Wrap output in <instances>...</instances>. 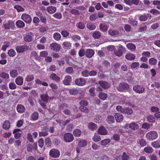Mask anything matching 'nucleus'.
I'll use <instances>...</instances> for the list:
<instances>
[{
	"label": "nucleus",
	"instance_id": "obj_5",
	"mask_svg": "<svg viewBox=\"0 0 160 160\" xmlns=\"http://www.w3.org/2000/svg\"><path fill=\"white\" fill-rule=\"evenodd\" d=\"M49 155L52 158H57L60 156V152L56 149H52L50 151Z\"/></svg>",
	"mask_w": 160,
	"mask_h": 160
},
{
	"label": "nucleus",
	"instance_id": "obj_23",
	"mask_svg": "<svg viewBox=\"0 0 160 160\" xmlns=\"http://www.w3.org/2000/svg\"><path fill=\"white\" fill-rule=\"evenodd\" d=\"M125 58L128 60L131 61L135 59V56L133 54L128 53L125 55Z\"/></svg>",
	"mask_w": 160,
	"mask_h": 160
},
{
	"label": "nucleus",
	"instance_id": "obj_50",
	"mask_svg": "<svg viewBox=\"0 0 160 160\" xmlns=\"http://www.w3.org/2000/svg\"><path fill=\"white\" fill-rule=\"evenodd\" d=\"M61 35L58 33H55L53 35V38L54 39L57 41L59 40L61 38Z\"/></svg>",
	"mask_w": 160,
	"mask_h": 160
},
{
	"label": "nucleus",
	"instance_id": "obj_58",
	"mask_svg": "<svg viewBox=\"0 0 160 160\" xmlns=\"http://www.w3.org/2000/svg\"><path fill=\"white\" fill-rule=\"evenodd\" d=\"M41 97L42 101L45 102L47 101L48 99V96L47 94L41 95Z\"/></svg>",
	"mask_w": 160,
	"mask_h": 160
},
{
	"label": "nucleus",
	"instance_id": "obj_45",
	"mask_svg": "<svg viewBox=\"0 0 160 160\" xmlns=\"http://www.w3.org/2000/svg\"><path fill=\"white\" fill-rule=\"evenodd\" d=\"M10 45V43L8 42H5L2 48V49L3 51H5L7 48Z\"/></svg>",
	"mask_w": 160,
	"mask_h": 160
},
{
	"label": "nucleus",
	"instance_id": "obj_22",
	"mask_svg": "<svg viewBox=\"0 0 160 160\" xmlns=\"http://www.w3.org/2000/svg\"><path fill=\"white\" fill-rule=\"evenodd\" d=\"M114 116L116 121L119 122H121L123 118V115L119 113H116Z\"/></svg>",
	"mask_w": 160,
	"mask_h": 160
},
{
	"label": "nucleus",
	"instance_id": "obj_10",
	"mask_svg": "<svg viewBox=\"0 0 160 160\" xmlns=\"http://www.w3.org/2000/svg\"><path fill=\"white\" fill-rule=\"evenodd\" d=\"M50 47L51 49L58 52L61 49V46L56 43H53L50 45Z\"/></svg>",
	"mask_w": 160,
	"mask_h": 160
},
{
	"label": "nucleus",
	"instance_id": "obj_18",
	"mask_svg": "<svg viewBox=\"0 0 160 160\" xmlns=\"http://www.w3.org/2000/svg\"><path fill=\"white\" fill-rule=\"evenodd\" d=\"M71 81V78L69 76H67L65 77L64 80L63 81V83L65 85H68L70 84Z\"/></svg>",
	"mask_w": 160,
	"mask_h": 160
},
{
	"label": "nucleus",
	"instance_id": "obj_49",
	"mask_svg": "<svg viewBox=\"0 0 160 160\" xmlns=\"http://www.w3.org/2000/svg\"><path fill=\"white\" fill-rule=\"evenodd\" d=\"M107 122L108 123H112L114 121V118L112 116H108L107 119Z\"/></svg>",
	"mask_w": 160,
	"mask_h": 160
},
{
	"label": "nucleus",
	"instance_id": "obj_56",
	"mask_svg": "<svg viewBox=\"0 0 160 160\" xmlns=\"http://www.w3.org/2000/svg\"><path fill=\"white\" fill-rule=\"evenodd\" d=\"M101 139L100 136L95 134L94 136L92 138V140L95 142H97L100 141Z\"/></svg>",
	"mask_w": 160,
	"mask_h": 160
},
{
	"label": "nucleus",
	"instance_id": "obj_60",
	"mask_svg": "<svg viewBox=\"0 0 160 160\" xmlns=\"http://www.w3.org/2000/svg\"><path fill=\"white\" fill-rule=\"evenodd\" d=\"M95 89L94 88H91L89 90V92L90 93V95L92 97H94L96 94L94 93Z\"/></svg>",
	"mask_w": 160,
	"mask_h": 160
},
{
	"label": "nucleus",
	"instance_id": "obj_28",
	"mask_svg": "<svg viewBox=\"0 0 160 160\" xmlns=\"http://www.w3.org/2000/svg\"><path fill=\"white\" fill-rule=\"evenodd\" d=\"M0 77L4 79H8L9 78V74L4 72H2L0 73Z\"/></svg>",
	"mask_w": 160,
	"mask_h": 160
},
{
	"label": "nucleus",
	"instance_id": "obj_40",
	"mask_svg": "<svg viewBox=\"0 0 160 160\" xmlns=\"http://www.w3.org/2000/svg\"><path fill=\"white\" fill-rule=\"evenodd\" d=\"M34 79V77L32 75H28L25 78V80L28 82H30L32 81Z\"/></svg>",
	"mask_w": 160,
	"mask_h": 160
},
{
	"label": "nucleus",
	"instance_id": "obj_35",
	"mask_svg": "<svg viewBox=\"0 0 160 160\" xmlns=\"http://www.w3.org/2000/svg\"><path fill=\"white\" fill-rule=\"evenodd\" d=\"M50 78L53 80L58 82L60 80V78L57 76L55 74L52 73L50 76Z\"/></svg>",
	"mask_w": 160,
	"mask_h": 160
},
{
	"label": "nucleus",
	"instance_id": "obj_55",
	"mask_svg": "<svg viewBox=\"0 0 160 160\" xmlns=\"http://www.w3.org/2000/svg\"><path fill=\"white\" fill-rule=\"evenodd\" d=\"M148 121L149 122H153L155 121V118L151 115H148L147 118Z\"/></svg>",
	"mask_w": 160,
	"mask_h": 160
},
{
	"label": "nucleus",
	"instance_id": "obj_32",
	"mask_svg": "<svg viewBox=\"0 0 160 160\" xmlns=\"http://www.w3.org/2000/svg\"><path fill=\"white\" fill-rule=\"evenodd\" d=\"M151 145L154 148H160V141L157 140L151 143Z\"/></svg>",
	"mask_w": 160,
	"mask_h": 160
},
{
	"label": "nucleus",
	"instance_id": "obj_63",
	"mask_svg": "<svg viewBox=\"0 0 160 160\" xmlns=\"http://www.w3.org/2000/svg\"><path fill=\"white\" fill-rule=\"evenodd\" d=\"M53 16L58 19H60L62 17V14L60 13H56L53 15Z\"/></svg>",
	"mask_w": 160,
	"mask_h": 160
},
{
	"label": "nucleus",
	"instance_id": "obj_42",
	"mask_svg": "<svg viewBox=\"0 0 160 160\" xmlns=\"http://www.w3.org/2000/svg\"><path fill=\"white\" fill-rule=\"evenodd\" d=\"M110 140L109 139H106L101 141V144L102 145H106L110 143Z\"/></svg>",
	"mask_w": 160,
	"mask_h": 160
},
{
	"label": "nucleus",
	"instance_id": "obj_44",
	"mask_svg": "<svg viewBox=\"0 0 160 160\" xmlns=\"http://www.w3.org/2000/svg\"><path fill=\"white\" fill-rule=\"evenodd\" d=\"M144 150L147 153H151L153 152V149L149 147H145L144 148Z\"/></svg>",
	"mask_w": 160,
	"mask_h": 160
},
{
	"label": "nucleus",
	"instance_id": "obj_29",
	"mask_svg": "<svg viewBox=\"0 0 160 160\" xmlns=\"http://www.w3.org/2000/svg\"><path fill=\"white\" fill-rule=\"evenodd\" d=\"M123 112V113H125L128 115H130L133 112V110L131 109L128 108H124Z\"/></svg>",
	"mask_w": 160,
	"mask_h": 160
},
{
	"label": "nucleus",
	"instance_id": "obj_9",
	"mask_svg": "<svg viewBox=\"0 0 160 160\" xmlns=\"http://www.w3.org/2000/svg\"><path fill=\"white\" fill-rule=\"evenodd\" d=\"M125 48L121 45L118 46V48L117 51L115 52V54L118 57L122 56L123 52L125 51Z\"/></svg>",
	"mask_w": 160,
	"mask_h": 160
},
{
	"label": "nucleus",
	"instance_id": "obj_16",
	"mask_svg": "<svg viewBox=\"0 0 160 160\" xmlns=\"http://www.w3.org/2000/svg\"><path fill=\"white\" fill-rule=\"evenodd\" d=\"M13 133L14 135V137L16 139L19 138L22 135V131L19 129H15Z\"/></svg>",
	"mask_w": 160,
	"mask_h": 160
},
{
	"label": "nucleus",
	"instance_id": "obj_6",
	"mask_svg": "<svg viewBox=\"0 0 160 160\" xmlns=\"http://www.w3.org/2000/svg\"><path fill=\"white\" fill-rule=\"evenodd\" d=\"M21 18L26 23H29L31 22L32 21V18L28 14L23 13L21 16Z\"/></svg>",
	"mask_w": 160,
	"mask_h": 160
},
{
	"label": "nucleus",
	"instance_id": "obj_62",
	"mask_svg": "<svg viewBox=\"0 0 160 160\" xmlns=\"http://www.w3.org/2000/svg\"><path fill=\"white\" fill-rule=\"evenodd\" d=\"M101 117L98 115L96 116L94 118V121L96 123H99L101 122Z\"/></svg>",
	"mask_w": 160,
	"mask_h": 160
},
{
	"label": "nucleus",
	"instance_id": "obj_25",
	"mask_svg": "<svg viewBox=\"0 0 160 160\" xmlns=\"http://www.w3.org/2000/svg\"><path fill=\"white\" fill-rule=\"evenodd\" d=\"M99 83L100 86L104 89H107L109 87L110 85L109 83L107 82L103 81H101L99 82Z\"/></svg>",
	"mask_w": 160,
	"mask_h": 160
},
{
	"label": "nucleus",
	"instance_id": "obj_15",
	"mask_svg": "<svg viewBox=\"0 0 160 160\" xmlns=\"http://www.w3.org/2000/svg\"><path fill=\"white\" fill-rule=\"evenodd\" d=\"M94 54V51L91 49H88L86 50L85 55L87 57L91 58L92 57Z\"/></svg>",
	"mask_w": 160,
	"mask_h": 160
},
{
	"label": "nucleus",
	"instance_id": "obj_51",
	"mask_svg": "<svg viewBox=\"0 0 160 160\" xmlns=\"http://www.w3.org/2000/svg\"><path fill=\"white\" fill-rule=\"evenodd\" d=\"M87 28L91 30H94L96 28V27L95 25L92 24V23H88L87 25Z\"/></svg>",
	"mask_w": 160,
	"mask_h": 160
},
{
	"label": "nucleus",
	"instance_id": "obj_3",
	"mask_svg": "<svg viewBox=\"0 0 160 160\" xmlns=\"http://www.w3.org/2000/svg\"><path fill=\"white\" fill-rule=\"evenodd\" d=\"M133 91L138 94H142L144 92L145 88L142 86L138 85H136L133 88Z\"/></svg>",
	"mask_w": 160,
	"mask_h": 160
},
{
	"label": "nucleus",
	"instance_id": "obj_12",
	"mask_svg": "<svg viewBox=\"0 0 160 160\" xmlns=\"http://www.w3.org/2000/svg\"><path fill=\"white\" fill-rule=\"evenodd\" d=\"M98 133L101 135H105L107 134L108 131L103 126H100L98 129Z\"/></svg>",
	"mask_w": 160,
	"mask_h": 160
},
{
	"label": "nucleus",
	"instance_id": "obj_43",
	"mask_svg": "<svg viewBox=\"0 0 160 160\" xmlns=\"http://www.w3.org/2000/svg\"><path fill=\"white\" fill-rule=\"evenodd\" d=\"M38 113L37 112H35L31 115V118L33 120H36L38 119Z\"/></svg>",
	"mask_w": 160,
	"mask_h": 160
},
{
	"label": "nucleus",
	"instance_id": "obj_54",
	"mask_svg": "<svg viewBox=\"0 0 160 160\" xmlns=\"http://www.w3.org/2000/svg\"><path fill=\"white\" fill-rule=\"evenodd\" d=\"M70 120H67L65 122H63L62 121L59 120H58V122L59 121V122L60 123V125L61 126H63L66 125L67 123H68L70 122Z\"/></svg>",
	"mask_w": 160,
	"mask_h": 160
},
{
	"label": "nucleus",
	"instance_id": "obj_34",
	"mask_svg": "<svg viewBox=\"0 0 160 160\" xmlns=\"http://www.w3.org/2000/svg\"><path fill=\"white\" fill-rule=\"evenodd\" d=\"M10 122L8 121H5L2 125L3 128L5 129H8L10 127Z\"/></svg>",
	"mask_w": 160,
	"mask_h": 160
},
{
	"label": "nucleus",
	"instance_id": "obj_41",
	"mask_svg": "<svg viewBox=\"0 0 160 160\" xmlns=\"http://www.w3.org/2000/svg\"><path fill=\"white\" fill-rule=\"evenodd\" d=\"M87 144V142L86 140H80L78 145L79 146L82 147L85 146Z\"/></svg>",
	"mask_w": 160,
	"mask_h": 160
},
{
	"label": "nucleus",
	"instance_id": "obj_64",
	"mask_svg": "<svg viewBox=\"0 0 160 160\" xmlns=\"http://www.w3.org/2000/svg\"><path fill=\"white\" fill-rule=\"evenodd\" d=\"M61 34L64 37H67L69 35V32L67 31L63 30L62 31Z\"/></svg>",
	"mask_w": 160,
	"mask_h": 160
},
{
	"label": "nucleus",
	"instance_id": "obj_61",
	"mask_svg": "<svg viewBox=\"0 0 160 160\" xmlns=\"http://www.w3.org/2000/svg\"><path fill=\"white\" fill-rule=\"evenodd\" d=\"M78 90L75 89H72L70 90L69 92L72 95H76L78 93Z\"/></svg>",
	"mask_w": 160,
	"mask_h": 160
},
{
	"label": "nucleus",
	"instance_id": "obj_52",
	"mask_svg": "<svg viewBox=\"0 0 160 160\" xmlns=\"http://www.w3.org/2000/svg\"><path fill=\"white\" fill-rule=\"evenodd\" d=\"M79 109L81 111L86 113H88L89 112V109L85 107L80 106Z\"/></svg>",
	"mask_w": 160,
	"mask_h": 160
},
{
	"label": "nucleus",
	"instance_id": "obj_30",
	"mask_svg": "<svg viewBox=\"0 0 160 160\" xmlns=\"http://www.w3.org/2000/svg\"><path fill=\"white\" fill-rule=\"evenodd\" d=\"M108 33L109 35L112 36L118 35L119 34V32L117 30H113L109 29L108 31Z\"/></svg>",
	"mask_w": 160,
	"mask_h": 160
},
{
	"label": "nucleus",
	"instance_id": "obj_47",
	"mask_svg": "<svg viewBox=\"0 0 160 160\" xmlns=\"http://www.w3.org/2000/svg\"><path fill=\"white\" fill-rule=\"evenodd\" d=\"M147 16L145 14L141 15L139 17V20L141 21H145L147 20Z\"/></svg>",
	"mask_w": 160,
	"mask_h": 160
},
{
	"label": "nucleus",
	"instance_id": "obj_48",
	"mask_svg": "<svg viewBox=\"0 0 160 160\" xmlns=\"http://www.w3.org/2000/svg\"><path fill=\"white\" fill-rule=\"evenodd\" d=\"M101 36V33L98 31H95L93 33V37L95 38H99Z\"/></svg>",
	"mask_w": 160,
	"mask_h": 160
},
{
	"label": "nucleus",
	"instance_id": "obj_2",
	"mask_svg": "<svg viewBox=\"0 0 160 160\" xmlns=\"http://www.w3.org/2000/svg\"><path fill=\"white\" fill-rule=\"evenodd\" d=\"M158 135L157 132L155 131H150L146 135V137L149 140H153L156 139Z\"/></svg>",
	"mask_w": 160,
	"mask_h": 160
},
{
	"label": "nucleus",
	"instance_id": "obj_36",
	"mask_svg": "<svg viewBox=\"0 0 160 160\" xmlns=\"http://www.w3.org/2000/svg\"><path fill=\"white\" fill-rule=\"evenodd\" d=\"M138 143L139 144L141 147H143L145 146L147 144L146 141L142 139H141L137 141Z\"/></svg>",
	"mask_w": 160,
	"mask_h": 160
},
{
	"label": "nucleus",
	"instance_id": "obj_11",
	"mask_svg": "<svg viewBox=\"0 0 160 160\" xmlns=\"http://www.w3.org/2000/svg\"><path fill=\"white\" fill-rule=\"evenodd\" d=\"M76 84L78 86H82L85 85L86 81L83 78H79L76 79L75 81Z\"/></svg>",
	"mask_w": 160,
	"mask_h": 160
},
{
	"label": "nucleus",
	"instance_id": "obj_59",
	"mask_svg": "<svg viewBox=\"0 0 160 160\" xmlns=\"http://www.w3.org/2000/svg\"><path fill=\"white\" fill-rule=\"evenodd\" d=\"M79 104L80 106L82 107H86L88 105V102L85 100H82L81 101L79 102Z\"/></svg>",
	"mask_w": 160,
	"mask_h": 160
},
{
	"label": "nucleus",
	"instance_id": "obj_20",
	"mask_svg": "<svg viewBox=\"0 0 160 160\" xmlns=\"http://www.w3.org/2000/svg\"><path fill=\"white\" fill-rule=\"evenodd\" d=\"M57 10L56 8L54 6H49L46 9L47 11L50 14H52L55 12Z\"/></svg>",
	"mask_w": 160,
	"mask_h": 160
},
{
	"label": "nucleus",
	"instance_id": "obj_4",
	"mask_svg": "<svg viewBox=\"0 0 160 160\" xmlns=\"http://www.w3.org/2000/svg\"><path fill=\"white\" fill-rule=\"evenodd\" d=\"M129 86L127 83L122 82L120 83L117 87V90L119 92H122L124 90L128 89Z\"/></svg>",
	"mask_w": 160,
	"mask_h": 160
},
{
	"label": "nucleus",
	"instance_id": "obj_19",
	"mask_svg": "<svg viewBox=\"0 0 160 160\" xmlns=\"http://www.w3.org/2000/svg\"><path fill=\"white\" fill-rule=\"evenodd\" d=\"M88 128L91 130L94 131L97 129V125L93 122H90L88 123Z\"/></svg>",
	"mask_w": 160,
	"mask_h": 160
},
{
	"label": "nucleus",
	"instance_id": "obj_46",
	"mask_svg": "<svg viewBox=\"0 0 160 160\" xmlns=\"http://www.w3.org/2000/svg\"><path fill=\"white\" fill-rule=\"evenodd\" d=\"M8 54L11 57H13L16 55V52L15 50L13 49L9 50L8 52Z\"/></svg>",
	"mask_w": 160,
	"mask_h": 160
},
{
	"label": "nucleus",
	"instance_id": "obj_53",
	"mask_svg": "<svg viewBox=\"0 0 160 160\" xmlns=\"http://www.w3.org/2000/svg\"><path fill=\"white\" fill-rule=\"evenodd\" d=\"M14 8L18 12H22L24 10V8L20 6L16 5L14 6Z\"/></svg>",
	"mask_w": 160,
	"mask_h": 160
},
{
	"label": "nucleus",
	"instance_id": "obj_26",
	"mask_svg": "<svg viewBox=\"0 0 160 160\" xmlns=\"http://www.w3.org/2000/svg\"><path fill=\"white\" fill-rule=\"evenodd\" d=\"M99 29L102 32H105L107 30L108 27L105 23H103L100 24Z\"/></svg>",
	"mask_w": 160,
	"mask_h": 160
},
{
	"label": "nucleus",
	"instance_id": "obj_38",
	"mask_svg": "<svg viewBox=\"0 0 160 160\" xmlns=\"http://www.w3.org/2000/svg\"><path fill=\"white\" fill-rule=\"evenodd\" d=\"M157 62V60L154 58H151L149 60V63L152 65H156Z\"/></svg>",
	"mask_w": 160,
	"mask_h": 160
},
{
	"label": "nucleus",
	"instance_id": "obj_7",
	"mask_svg": "<svg viewBox=\"0 0 160 160\" xmlns=\"http://www.w3.org/2000/svg\"><path fill=\"white\" fill-rule=\"evenodd\" d=\"M28 47L27 45H21L16 47V50L18 52H23L27 51L28 49Z\"/></svg>",
	"mask_w": 160,
	"mask_h": 160
},
{
	"label": "nucleus",
	"instance_id": "obj_17",
	"mask_svg": "<svg viewBox=\"0 0 160 160\" xmlns=\"http://www.w3.org/2000/svg\"><path fill=\"white\" fill-rule=\"evenodd\" d=\"M15 82L18 85H21L23 83V78L21 76H18L16 78Z\"/></svg>",
	"mask_w": 160,
	"mask_h": 160
},
{
	"label": "nucleus",
	"instance_id": "obj_1",
	"mask_svg": "<svg viewBox=\"0 0 160 160\" xmlns=\"http://www.w3.org/2000/svg\"><path fill=\"white\" fill-rule=\"evenodd\" d=\"M126 129L131 128L133 130L136 131L138 130L139 128V125L137 122H132L130 123L126 124L124 127Z\"/></svg>",
	"mask_w": 160,
	"mask_h": 160
},
{
	"label": "nucleus",
	"instance_id": "obj_39",
	"mask_svg": "<svg viewBox=\"0 0 160 160\" xmlns=\"http://www.w3.org/2000/svg\"><path fill=\"white\" fill-rule=\"evenodd\" d=\"M62 45L63 47L65 49H69L71 47L70 43L68 42H63Z\"/></svg>",
	"mask_w": 160,
	"mask_h": 160
},
{
	"label": "nucleus",
	"instance_id": "obj_14",
	"mask_svg": "<svg viewBox=\"0 0 160 160\" xmlns=\"http://www.w3.org/2000/svg\"><path fill=\"white\" fill-rule=\"evenodd\" d=\"M3 25L6 29H9L14 26V22L12 21H8L7 23H4Z\"/></svg>",
	"mask_w": 160,
	"mask_h": 160
},
{
	"label": "nucleus",
	"instance_id": "obj_24",
	"mask_svg": "<svg viewBox=\"0 0 160 160\" xmlns=\"http://www.w3.org/2000/svg\"><path fill=\"white\" fill-rule=\"evenodd\" d=\"M10 75L11 77L15 78L18 75V72L15 69L12 70L10 71Z\"/></svg>",
	"mask_w": 160,
	"mask_h": 160
},
{
	"label": "nucleus",
	"instance_id": "obj_13",
	"mask_svg": "<svg viewBox=\"0 0 160 160\" xmlns=\"http://www.w3.org/2000/svg\"><path fill=\"white\" fill-rule=\"evenodd\" d=\"M33 35L30 33L26 35L24 37V40L27 42H31L33 39Z\"/></svg>",
	"mask_w": 160,
	"mask_h": 160
},
{
	"label": "nucleus",
	"instance_id": "obj_33",
	"mask_svg": "<svg viewBox=\"0 0 160 160\" xmlns=\"http://www.w3.org/2000/svg\"><path fill=\"white\" fill-rule=\"evenodd\" d=\"M73 134L75 137H80L81 134V131L78 129H75L73 132Z\"/></svg>",
	"mask_w": 160,
	"mask_h": 160
},
{
	"label": "nucleus",
	"instance_id": "obj_27",
	"mask_svg": "<svg viewBox=\"0 0 160 160\" xmlns=\"http://www.w3.org/2000/svg\"><path fill=\"white\" fill-rule=\"evenodd\" d=\"M127 47L130 50L133 51L136 49V47L134 44L132 43H129L127 44Z\"/></svg>",
	"mask_w": 160,
	"mask_h": 160
},
{
	"label": "nucleus",
	"instance_id": "obj_8",
	"mask_svg": "<svg viewBox=\"0 0 160 160\" xmlns=\"http://www.w3.org/2000/svg\"><path fill=\"white\" fill-rule=\"evenodd\" d=\"M73 138L72 134L70 133H66L64 136V139L67 142H72L73 140Z\"/></svg>",
	"mask_w": 160,
	"mask_h": 160
},
{
	"label": "nucleus",
	"instance_id": "obj_37",
	"mask_svg": "<svg viewBox=\"0 0 160 160\" xmlns=\"http://www.w3.org/2000/svg\"><path fill=\"white\" fill-rule=\"evenodd\" d=\"M98 97L101 100H104L107 98V95L105 93L101 92L99 94Z\"/></svg>",
	"mask_w": 160,
	"mask_h": 160
},
{
	"label": "nucleus",
	"instance_id": "obj_57",
	"mask_svg": "<svg viewBox=\"0 0 160 160\" xmlns=\"http://www.w3.org/2000/svg\"><path fill=\"white\" fill-rule=\"evenodd\" d=\"M150 125L147 122L144 123L142 125V128L144 129H148L150 128Z\"/></svg>",
	"mask_w": 160,
	"mask_h": 160
},
{
	"label": "nucleus",
	"instance_id": "obj_21",
	"mask_svg": "<svg viewBox=\"0 0 160 160\" xmlns=\"http://www.w3.org/2000/svg\"><path fill=\"white\" fill-rule=\"evenodd\" d=\"M17 110L19 113H23L25 111V109L24 107L21 104H18L17 106Z\"/></svg>",
	"mask_w": 160,
	"mask_h": 160
},
{
	"label": "nucleus",
	"instance_id": "obj_31",
	"mask_svg": "<svg viewBox=\"0 0 160 160\" xmlns=\"http://www.w3.org/2000/svg\"><path fill=\"white\" fill-rule=\"evenodd\" d=\"M17 26L19 28H22L25 27L24 22L21 20H18L16 23Z\"/></svg>",
	"mask_w": 160,
	"mask_h": 160
}]
</instances>
